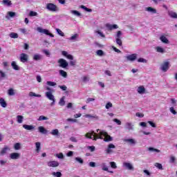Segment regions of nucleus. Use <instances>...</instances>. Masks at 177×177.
<instances>
[{
  "label": "nucleus",
  "mask_w": 177,
  "mask_h": 177,
  "mask_svg": "<svg viewBox=\"0 0 177 177\" xmlns=\"http://www.w3.org/2000/svg\"><path fill=\"white\" fill-rule=\"evenodd\" d=\"M155 49L158 53H165V49L161 46H156Z\"/></svg>",
  "instance_id": "22"
},
{
  "label": "nucleus",
  "mask_w": 177,
  "mask_h": 177,
  "mask_svg": "<svg viewBox=\"0 0 177 177\" xmlns=\"http://www.w3.org/2000/svg\"><path fill=\"white\" fill-rule=\"evenodd\" d=\"M175 161H176V158L174 156H171L169 162H171V164H174Z\"/></svg>",
  "instance_id": "52"
},
{
  "label": "nucleus",
  "mask_w": 177,
  "mask_h": 177,
  "mask_svg": "<svg viewBox=\"0 0 177 177\" xmlns=\"http://www.w3.org/2000/svg\"><path fill=\"white\" fill-rule=\"evenodd\" d=\"M81 9H84V10H85L86 12H92L91 9H89L88 8H86L85 6H80Z\"/></svg>",
  "instance_id": "54"
},
{
  "label": "nucleus",
  "mask_w": 177,
  "mask_h": 177,
  "mask_svg": "<svg viewBox=\"0 0 177 177\" xmlns=\"http://www.w3.org/2000/svg\"><path fill=\"white\" fill-rule=\"evenodd\" d=\"M38 131L40 133H48V131L42 126L38 127Z\"/></svg>",
  "instance_id": "26"
},
{
  "label": "nucleus",
  "mask_w": 177,
  "mask_h": 177,
  "mask_svg": "<svg viewBox=\"0 0 177 177\" xmlns=\"http://www.w3.org/2000/svg\"><path fill=\"white\" fill-rule=\"evenodd\" d=\"M62 55L63 56H65V57H66V59H68V60H74V57L73 55L68 54V53H67V51H62Z\"/></svg>",
  "instance_id": "16"
},
{
  "label": "nucleus",
  "mask_w": 177,
  "mask_h": 177,
  "mask_svg": "<svg viewBox=\"0 0 177 177\" xmlns=\"http://www.w3.org/2000/svg\"><path fill=\"white\" fill-rule=\"evenodd\" d=\"M86 118H97V116H93L91 114H86L84 115Z\"/></svg>",
  "instance_id": "61"
},
{
  "label": "nucleus",
  "mask_w": 177,
  "mask_h": 177,
  "mask_svg": "<svg viewBox=\"0 0 177 177\" xmlns=\"http://www.w3.org/2000/svg\"><path fill=\"white\" fill-rule=\"evenodd\" d=\"M3 4L5 6H12V1H10V0H3Z\"/></svg>",
  "instance_id": "28"
},
{
  "label": "nucleus",
  "mask_w": 177,
  "mask_h": 177,
  "mask_svg": "<svg viewBox=\"0 0 177 177\" xmlns=\"http://www.w3.org/2000/svg\"><path fill=\"white\" fill-rule=\"evenodd\" d=\"M59 162L56 160H52L49 161L47 163L48 167H52V168H56L59 166Z\"/></svg>",
  "instance_id": "10"
},
{
  "label": "nucleus",
  "mask_w": 177,
  "mask_h": 177,
  "mask_svg": "<svg viewBox=\"0 0 177 177\" xmlns=\"http://www.w3.org/2000/svg\"><path fill=\"white\" fill-rule=\"evenodd\" d=\"M105 27L106 28V30L111 31L112 30H117V28H118V25L117 24L111 25L110 24H105Z\"/></svg>",
  "instance_id": "11"
},
{
  "label": "nucleus",
  "mask_w": 177,
  "mask_h": 177,
  "mask_svg": "<svg viewBox=\"0 0 177 177\" xmlns=\"http://www.w3.org/2000/svg\"><path fill=\"white\" fill-rule=\"evenodd\" d=\"M85 138L87 139H92L93 140H97V139H103L104 142H112L113 137H111L107 132L97 129V133L91 131L86 133Z\"/></svg>",
  "instance_id": "1"
},
{
  "label": "nucleus",
  "mask_w": 177,
  "mask_h": 177,
  "mask_svg": "<svg viewBox=\"0 0 177 177\" xmlns=\"http://www.w3.org/2000/svg\"><path fill=\"white\" fill-rule=\"evenodd\" d=\"M59 67H62V68H67L68 67V62L63 58L58 59Z\"/></svg>",
  "instance_id": "5"
},
{
  "label": "nucleus",
  "mask_w": 177,
  "mask_h": 177,
  "mask_svg": "<svg viewBox=\"0 0 177 177\" xmlns=\"http://www.w3.org/2000/svg\"><path fill=\"white\" fill-rule=\"evenodd\" d=\"M64 99H66V97L64 96L59 100V106H64V104H66V101H64Z\"/></svg>",
  "instance_id": "35"
},
{
  "label": "nucleus",
  "mask_w": 177,
  "mask_h": 177,
  "mask_svg": "<svg viewBox=\"0 0 177 177\" xmlns=\"http://www.w3.org/2000/svg\"><path fill=\"white\" fill-rule=\"evenodd\" d=\"M35 146H36V151H37V153H39V150H41V142H37L35 143Z\"/></svg>",
  "instance_id": "34"
},
{
  "label": "nucleus",
  "mask_w": 177,
  "mask_h": 177,
  "mask_svg": "<svg viewBox=\"0 0 177 177\" xmlns=\"http://www.w3.org/2000/svg\"><path fill=\"white\" fill-rule=\"evenodd\" d=\"M41 59H42V55H41L40 54H35L33 55V60L38 61Z\"/></svg>",
  "instance_id": "27"
},
{
  "label": "nucleus",
  "mask_w": 177,
  "mask_h": 177,
  "mask_svg": "<svg viewBox=\"0 0 177 177\" xmlns=\"http://www.w3.org/2000/svg\"><path fill=\"white\" fill-rule=\"evenodd\" d=\"M29 16L30 17H34L35 16H38V13L37 12L30 11V13H29Z\"/></svg>",
  "instance_id": "49"
},
{
  "label": "nucleus",
  "mask_w": 177,
  "mask_h": 177,
  "mask_svg": "<svg viewBox=\"0 0 177 177\" xmlns=\"http://www.w3.org/2000/svg\"><path fill=\"white\" fill-rule=\"evenodd\" d=\"M160 39L163 44H169V40L165 35L160 36Z\"/></svg>",
  "instance_id": "21"
},
{
  "label": "nucleus",
  "mask_w": 177,
  "mask_h": 177,
  "mask_svg": "<svg viewBox=\"0 0 177 177\" xmlns=\"http://www.w3.org/2000/svg\"><path fill=\"white\" fill-rule=\"evenodd\" d=\"M15 150H20L21 149V145L19 142H17L14 145Z\"/></svg>",
  "instance_id": "36"
},
{
  "label": "nucleus",
  "mask_w": 177,
  "mask_h": 177,
  "mask_svg": "<svg viewBox=\"0 0 177 177\" xmlns=\"http://www.w3.org/2000/svg\"><path fill=\"white\" fill-rule=\"evenodd\" d=\"M46 120H48V118L44 115H41L38 118V121H45Z\"/></svg>",
  "instance_id": "51"
},
{
  "label": "nucleus",
  "mask_w": 177,
  "mask_h": 177,
  "mask_svg": "<svg viewBox=\"0 0 177 177\" xmlns=\"http://www.w3.org/2000/svg\"><path fill=\"white\" fill-rule=\"evenodd\" d=\"M22 127L26 131H34L35 129V126L34 125L23 124Z\"/></svg>",
  "instance_id": "18"
},
{
  "label": "nucleus",
  "mask_w": 177,
  "mask_h": 177,
  "mask_svg": "<svg viewBox=\"0 0 177 177\" xmlns=\"http://www.w3.org/2000/svg\"><path fill=\"white\" fill-rule=\"evenodd\" d=\"M97 56H103V50H98L96 52Z\"/></svg>",
  "instance_id": "64"
},
{
  "label": "nucleus",
  "mask_w": 177,
  "mask_h": 177,
  "mask_svg": "<svg viewBox=\"0 0 177 177\" xmlns=\"http://www.w3.org/2000/svg\"><path fill=\"white\" fill-rule=\"evenodd\" d=\"M137 92L139 95H145L146 93V88H145V86H140L137 88Z\"/></svg>",
  "instance_id": "13"
},
{
  "label": "nucleus",
  "mask_w": 177,
  "mask_h": 177,
  "mask_svg": "<svg viewBox=\"0 0 177 177\" xmlns=\"http://www.w3.org/2000/svg\"><path fill=\"white\" fill-rule=\"evenodd\" d=\"M9 150H10V148H9L8 146L4 147L0 151L1 156H5V154L9 151Z\"/></svg>",
  "instance_id": "19"
},
{
  "label": "nucleus",
  "mask_w": 177,
  "mask_h": 177,
  "mask_svg": "<svg viewBox=\"0 0 177 177\" xmlns=\"http://www.w3.org/2000/svg\"><path fill=\"white\" fill-rule=\"evenodd\" d=\"M59 75H61V77H63V78H66L67 77V72L64 71V70H59Z\"/></svg>",
  "instance_id": "29"
},
{
  "label": "nucleus",
  "mask_w": 177,
  "mask_h": 177,
  "mask_svg": "<svg viewBox=\"0 0 177 177\" xmlns=\"http://www.w3.org/2000/svg\"><path fill=\"white\" fill-rule=\"evenodd\" d=\"M125 128L126 129H128V131H133V129H135L133 124H132L131 122H127L125 123Z\"/></svg>",
  "instance_id": "14"
},
{
  "label": "nucleus",
  "mask_w": 177,
  "mask_h": 177,
  "mask_svg": "<svg viewBox=\"0 0 177 177\" xmlns=\"http://www.w3.org/2000/svg\"><path fill=\"white\" fill-rule=\"evenodd\" d=\"M19 59L21 63H27V62H28V55L26 53H21L20 55Z\"/></svg>",
  "instance_id": "8"
},
{
  "label": "nucleus",
  "mask_w": 177,
  "mask_h": 177,
  "mask_svg": "<svg viewBox=\"0 0 177 177\" xmlns=\"http://www.w3.org/2000/svg\"><path fill=\"white\" fill-rule=\"evenodd\" d=\"M146 10L147 12H150L151 13H157V10L151 8V7H148L146 8Z\"/></svg>",
  "instance_id": "33"
},
{
  "label": "nucleus",
  "mask_w": 177,
  "mask_h": 177,
  "mask_svg": "<svg viewBox=\"0 0 177 177\" xmlns=\"http://www.w3.org/2000/svg\"><path fill=\"white\" fill-rule=\"evenodd\" d=\"M71 13L72 15H74L75 16H78V17L81 16V14L80 13V12L75 10H71Z\"/></svg>",
  "instance_id": "37"
},
{
  "label": "nucleus",
  "mask_w": 177,
  "mask_h": 177,
  "mask_svg": "<svg viewBox=\"0 0 177 177\" xmlns=\"http://www.w3.org/2000/svg\"><path fill=\"white\" fill-rule=\"evenodd\" d=\"M75 160L77 162H79V164H84V160L82 158L76 157Z\"/></svg>",
  "instance_id": "41"
},
{
  "label": "nucleus",
  "mask_w": 177,
  "mask_h": 177,
  "mask_svg": "<svg viewBox=\"0 0 177 177\" xmlns=\"http://www.w3.org/2000/svg\"><path fill=\"white\" fill-rule=\"evenodd\" d=\"M24 120V116L23 115H17V122L18 124H23V121Z\"/></svg>",
  "instance_id": "23"
},
{
  "label": "nucleus",
  "mask_w": 177,
  "mask_h": 177,
  "mask_svg": "<svg viewBox=\"0 0 177 177\" xmlns=\"http://www.w3.org/2000/svg\"><path fill=\"white\" fill-rule=\"evenodd\" d=\"M8 93L9 96H13V95H15V90L13 88H10L8 91Z\"/></svg>",
  "instance_id": "46"
},
{
  "label": "nucleus",
  "mask_w": 177,
  "mask_h": 177,
  "mask_svg": "<svg viewBox=\"0 0 177 177\" xmlns=\"http://www.w3.org/2000/svg\"><path fill=\"white\" fill-rule=\"evenodd\" d=\"M113 149H115V145L113 144H109L107 149L105 150L106 154H111L113 153Z\"/></svg>",
  "instance_id": "9"
},
{
  "label": "nucleus",
  "mask_w": 177,
  "mask_h": 177,
  "mask_svg": "<svg viewBox=\"0 0 177 177\" xmlns=\"http://www.w3.org/2000/svg\"><path fill=\"white\" fill-rule=\"evenodd\" d=\"M37 31H38V32H40V34H45L46 35H49V37H50L51 38L55 37V35H53V34L50 33L49 30L44 29L41 27H37Z\"/></svg>",
  "instance_id": "3"
},
{
  "label": "nucleus",
  "mask_w": 177,
  "mask_h": 177,
  "mask_svg": "<svg viewBox=\"0 0 177 177\" xmlns=\"http://www.w3.org/2000/svg\"><path fill=\"white\" fill-rule=\"evenodd\" d=\"M46 85H48V86H56L57 84L55 82L48 81Z\"/></svg>",
  "instance_id": "40"
},
{
  "label": "nucleus",
  "mask_w": 177,
  "mask_h": 177,
  "mask_svg": "<svg viewBox=\"0 0 177 177\" xmlns=\"http://www.w3.org/2000/svg\"><path fill=\"white\" fill-rule=\"evenodd\" d=\"M154 165L156 168H158V169L162 170V165H161V163L156 162Z\"/></svg>",
  "instance_id": "47"
},
{
  "label": "nucleus",
  "mask_w": 177,
  "mask_h": 177,
  "mask_svg": "<svg viewBox=\"0 0 177 177\" xmlns=\"http://www.w3.org/2000/svg\"><path fill=\"white\" fill-rule=\"evenodd\" d=\"M168 15L172 19H177V13L174 11H169Z\"/></svg>",
  "instance_id": "24"
},
{
  "label": "nucleus",
  "mask_w": 177,
  "mask_h": 177,
  "mask_svg": "<svg viewBox=\"0 0 177 177\" xmlns=\"http://www.w3.org/2000/svg\"><path fill=\"white\" fill-rule=\"evenodd\" d=\"M0 105L1 106V107H3V109L6 108L8 104H6V101H5V99L0 98Z\"/></svg>",
  "instance_id": "25"
},
{
  "label": "nucleus",
  "mask_w": 177,
  "mask_h": 177,
  "mask_svg": "<svg viewBox=\"0 0 177 177\" xmlns=\"http://www.w3.org/2000/svg\"><path fill=\"white\" fill-rule=\"evenodd\" d=\"M82 80L83 82H88V81H89V77H88V76H83L82 77Z\"/></svg>",
  "instance_id": "59"
},
{
  "label": "nucleus",
  "mask_w": 177,
  "mask_h": 177,
  "mask_svg": "<svg viewBox=\"0 0 177 177\" xmlns=\"http://www.w3.org/2000/svg\"><path fill=\"white\" fill-rule=\"evenodd\" d=\"M148 150L149 151H153L154 153H161V151H160V149H156L154 147H149Z\"/></svg>",
  "instance_id": "31"
},
{
  "label": "nucleus",
  "mask_w": 177,
  "mask_h": 177,
  "mask_svg": "<svg viewBox=\"0 0 177 177\" xmlns=\"http://www.w3.org/2000/svg\"><path fill=\"white\" fill-rule=\"evenodd\" d=\"M160 70L163 71V73H167L168 70H169V62H165L160 66Z\"/></svg>",
  "instance_id": "7"
},
{
  "label": "nucleus",
  "mask_w": 177,
  "mask_h": 177,
  "mask_svg": "<svg viewBox=\"0 0 177 177\" xmlns=\"http://www.w3.org/2000/svg\"><path fill=\"white\" fill-rule=\"evenodd\" d=\"M121 35H122V32H121V30L118 31L116 38L121 39Z\"/></svg>",
  "instance_id": "62"
},
{
  "label": "nucleus",
  "mask_w": 177,
  "mask_h": 177,
  "mask_svg": "<svg viewBox=\"0 0 177 177\" xmlns=\"http://www.w3.org/2000/svg\"><path fill=\"white\" fill-rule=\"evenodd\" d=\"M45 95L47 99H48V100H51L52 102L50 105L55 106V103L56 100H55V95H53V94L52 93V91H47L46 92Z\"/></svg>",
  "instance_id": "4"
},
{
  "label": "nucleus",
  "mask_w": 177,
  "mask_h": 177,
  "mask_svg": "<svg viewBox=\"0 0 177 177\" xmlns=\"http://www.w3.org/2000/svg\"><path fill=\"white\" fill-rule=\"evenodd\" d=\"M169 111L170 113H171V114H174V115H176L177 112L176 111H175V109L174 108V106H171L169 108Z\"/></svg>",
  "instance_id": "48"
},
{
  "label": "nucleus",
  "mask_w": 177,
  "mask_h": 177,
  "mask_svg": "<svg viewBox=\"0 0 177 177\" xmlns=\"http://www.w3.org/2000/svg\"><path fill=\"white\" fill-rule=\"evenodd\" d=\"M51 135H53V136H57V135H59V130L57 129H53L51 132H50Z\"/></svg>",
  "instance_id": "38"
},
{
  "label": "nucleus",
  "mask_w": 177,
  "mask_h": 177,
  "mask_svg": "<svg viewBox=\"0 0 177 177\" xmlns=\"http://www.w3.org/2000/svg\"><path fill=\"white\" fill-rule=\"evenodd\" d=\"M95 34H98V35L101 36L102 38H106V35H104V34H103V32H102V31L100 30H96Z\"/></svg>",
  "instance_id": "45"
},
{
  "label": "nucleus",
  "mask_w": 177,
  "mask_h": 177,
  "mask_svg": "<svg viewBox=\"0 0 177 177\" xmlns=\"http://www.w3.org/2000/svg\"><path fill=\"white\" fill-rule=\"evenodd\" d=\"M122 167L123 168H124L125 169H128L129 171H133V169H135V168L133 167V165H132V163L129 162H124L122 163Z\"/></svg>",
  "instance_id": "6"
},
{
  "label": "nucleus",
  "mask_w": 177,
  "mask_h": 177,
  "mask_svg": "<svg viewBox=\"0 0 177 177\" xmlns=\"http://www.w3.org/2000/svg\"><path fill=\"white\" fill-rule=\"evenodd\" d=\"M46 10H49L50 12H59V9L57 6L54 3H48L46 4Z\"/></svg>",
  "instance_id": "2"
},
{
  "label": "nucleus",
  "mask_w": 177,
  "mask_h": 177,
  "mask_svg": "<svg viewBox=\"0 0 177 177\" xmlns=\"http://www.w3.org/2000/svg\"><path fill=\"white\" fill-rule=\"evenodd\" d=\"M11 66L13 68V70H15L16 71H19V70H20V66H19V65H17V63H16V62L13 61L11 63Z\"/></svg>",
  "instance_id": "20"
},
{
  "label": "nucleus",
  "mask_w": 177,
  "mask_h": 177,
  "mask_svg": "<svg viewBox=\"0 0 177 177\" xmlns=\"http://www.w3.org/2000/svg\"><path fill=\"white\" fill-rule=\"evenodd\" d=\"M116 44L119 45V46H122V41L121 39L116 38Z\"/></svg>",
  "instance_id": "58"
},
{
  "label": "nucleus",
  "mask_w": 177,
  "mask_h": 177,
  "mask_svg": "<svg viewBox=\"0 0 177 177\" xmlns=\"http://www.w3.org/2000/svg\"><path fill=\"white\" fill-rule=\"evenodd\" d=\"M110 165H111V167L113 168V169H116L117 168V164H115V162H110Z\"/></svg>",
  "instance_id": "57"
},
{
  "label": "nucleus",
  "mask_w": 177,
  "mask_h": 177,
  "mask_svg": "<svg viewBox=\"0 0 177 177\" xmlns=\"http://www.w3.org/2000/svg\"><path fill=\"white\" fill-rule=\"evenodd\" d=\"M10 37V38H19V35H17V33L11 32Z\"/></svg>",
  "instance_id": "50"
},
{
  "label": "nucleus",
  "mask_w": 177,
  "mask_h": 177,
  "mask_svg": "<svg viewBox=\"0 0 177 177\" xmlns=\"http://www.w3.org/2000/svg\"><path fill=\"white\" fill-rule=\"evenodd\" d=\"M101 168H102V171H109V167H107V165H106L105 162H102L101 164Z\"/></svg>",
  "instance_id": "30"
},
{
  "label": "nucleus",
  "mask_w": 177,
  "mask_h": 177,
  "mask_svg": "<svg viewBox=\"0 0 177 177\" xmlns=\"http://www.w3.org/2000/svg\"><path fill=\"white\" fill-rule=\"evenodd\" d=\"M10 160H19L20 158V153L17 152H13L10 154Z\"/></svg>",
  "instance_id": "12"
},
{
  "label": "nucleus",
  "mask_w": 177,
  "mask_h": 177,
  "mask_svg": "<svg viewBox=\"0 0 177 177\" xmlns=\"http://www.w3.org/2000/svg\"><path fill=\"white\" fill-rule=\"evenodd\" d=\"M77 38H78V34H75L73 35H72L69 39L70 41H77Z\"/></svg>",
  "instance_id": "44"
},
{
  "label": "nucleus",
  "mask_w": 177,
  "mask_h": 177,
  "mask_svg": "<svg viewBox=\"0 0 177 177\" xmlns=\"http://www.w3.org/2000/svg\"><path fill=\"white\" fill-rule=\"evenodd\" d=\"M8 16H10V17H15L16 16V12H8Z\"/></svg>",
  "instance_id": "63"
},
{
  "label": "nucleus",
  "mask_w": 177,
  "mask_h": 177,
  "mask_svg": "<svg viewBox=\"0 0 177 177\" xmlns=\"http://www.w3.org/2000/svg\"><path fill=\"white\" fill-rule=\"evenodd\" d=\"M147 123L149 124V125L151 127H152V128H156L157 127V126L156 125V123H154L153 122L148 121Z\"/></svg>",
  "instance_id": "60"
},
{
  "label": "nucleus",
  "mask_w": 177,
  "mask_h": 177,
  "mask_svg": "<svg viewBox=\"0 0 177 177\" xmlns=\"http://www.w3.org/2000/svg\"><path fill=\"white\" fill-rule=\"evenodd\" d=\"M125 143H129V145H136V140L133 138H127L123 140Z\"/></svg>",
  "instance_id": "17"
},
{
  "label": "nucleus",
  "mask_w": 177,
  "mask_h": 177,
  "mask_svg": "<svg viewBox=\"0 0 177 177\" xmlns=\"http://www.w3.org/2000/svg\"><path fill=\"white\" fill-rule=\"evenodd\" d=\"M55 30L57 31L58 35H60V37H64V32H63L62 30L59 28H56Z\"/></svg>",
  "instance_id": "43"
},
{
  "label": "nucleus",
  "mask_w": 177,
  "mask_h": 177,
  "mask_svg": "<svg viewBox=\"0 0 177 177\" xmlns=\"http://www.w3.org/2000/svg\"><path fill=\"white\" fill-rule=\"evenodd\" d=\"M29 96H30L31 97H41V95L39 94H36L34 92H30L29 93Z\"/></svg>",
  "instance_id": "39"
},
{
  "label": "nucleus",
  "mask_w": 177,
  "mask_h": 177,
  "mask_svg": "<svg viewBox=\"0 0 177 177\" xmlns=\"http://www.w3.org/2000/svg\"><path fill=\"white\" fill-rule=\"evenodd\" d=\"M81 9H84V10H85L86 12H92L91 9H89L88 8H86L85 6H80Z\"/></svg>",
  "instance_id": "53"
},
{
  "label": "nucleus",
  "mask_w": 177,
  "mask_h": 177,
  "mask_svg": "<svg viewBox=\"0 0 177 177\" xmlns=\"http://www.w3.org/2000/svg\"><path fill=\"white\" fill-rule=\"evenodd\" d=\"M137 57H138V55L132 54V55H127L126 57V59L129 62H135V59H137Z\"/></svg>",
  "instance_id": "15"
},
{
  "label": "nucleus",
  "mask_w": 177,
  "mask_h": 177,
  "mask_svg": "<svg viewBox=\"0 0 177 177\" xmlns=\"http://www.w3.org/2000/svg\"><path fill=\"white\" fill-rule=\"evenodd\" d=\"M53 176L55 177H62V172L60 171H57V172H53L52 173Z\"/></svg>",
  "instance_id": "42"
},
{
  "label": "nucleus",
  "mask_w": 177,
  "mask_h": 177,
  "mask_svg": "<svg viewBox=\"0 0 177 177\" xmlns=\"http://www.w3.org/2000/svg\"><path fill=\"white\" fill-rule=\"evenodd\" d=\"M55 156L57 157V158H59V160H64V155L62 152L56 153Z\"/></svg>",
  "instance_id": "32"
},
{
  "label": "nucleus",
  "mask_w": 177,
  "mask_h": 177,
  "mask_svg": "<svg viewBox=\"0 0 177 177\" xmlns=\"http://www.w3.org/2000/svg\"><path fill=\"white\" fill-rule=\"evenodd\" d=\"M6 73L3 71H0V78H6Z\"/></svg>",
  "instance_id": "56"
},
{
  "label": "nucleus",
  "mask_w": 177,
  "mask_h": 177,
  "mask_svg": "<svg viewBox=\"0 0 177 177\" xmlns=\"http://www.w3.org/2000/svg\"><path fill=\"white\" fill-rule=\"evenodd\" d=\"M111 107H113V104L111 102H108L105 106V109H106V110L111 109Z\"/></svg>",
  "instance_id": "55"
}]
</instances>
